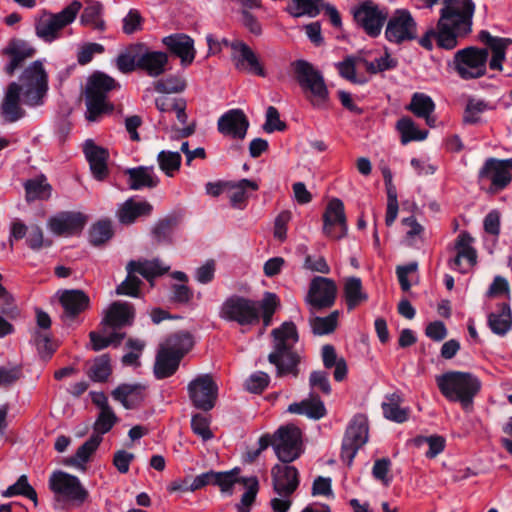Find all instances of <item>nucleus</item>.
<instances>
[{
	"instance_id": "nucleus-32",
	"label": "nucleus",
	"mask_w": 512,
	"mask_h": 512,
	"mask_svg": "<svg viewBox=\"0 0 512 512\" xmlns=\"http://www.w3.org/2000/svg\"><path fill=\"white\" fill-rule=\"evenodd\" d=\"M194 344L192 335L188 332L180 331L169 335L160 343L159 348L183 358Z\"/></svg>"
},
{
	"instance_id": "nucleus-39",
	"label": "nucleus",
	"mask_w": 512,
	"mask_h": 512,
	"mask_svg": "<svg viewBox=\"0 0 512 512\" xmlns=\"http://www.w3.org/2000/svg\"><path fill=\"white\" fill-rule=\"evenodd\" d=\"M386 399L387 401L383 402L381 405L384 417L397 423L407 421L409 409L400 407V403L402 402L401 396L397 393H393L386 396Z\"/></svg>"
},
{
	"instance_id": "nucleus-30",
	"label": "nucleus",
	"mask_w": 512,
	"mask_h": 512,
	"mask_svg": "<svg viewBox=\"0 0 512 512\" xmlns=\"http://www.w3.org/2000/svg\"><path fill=\"white\" fill-rule=\"evenodd\" d=\"M406 109L412 112L416 117L425 119L428 126H435L436 119L432 115L435 110V103L432 98L425 93H414Z\"/></svg>"
},
{
	"instance_id": "nucleus-61",
	"label": "nucleus",
	"mask_w": 512,
	"mask_h": 512,
	"mask_svg": "<svg viewBox=\"0 0 512 512\" xmlns=\"http://www.w3.org/2000/svg\"><path fill=\"white\" fill-rule=\"evenodd\" d=\"M210 420L202 414H195L191 419L192 431L200 436L204 441L210 440L213 433L210 430Z\"/></svg>"
},
{
	"instance_id": "nucleus-50",
	"label": "nucleus",
	"mask_w": 512,
	"mask_h": 512,
	"mask_svg": "<svg viewBox=\"0 0 512 512\" xmlns=\"http://www.w3.org/2000/svg\"><path fill=\"white\" fill-rule=\"evenodd\" d=\"M113 236L111 222L100 220L94 223L89 230V242L93 246H100Z\"/></svg>"
},
{
	"instance_id": "nucleus-60",
	"label": "nucleus",
	"mask_w": 512,
	"mask_h": 512,
	"mask_svg": "<svg viewBox=\"0 0 512 512\" xmlns=\"http://www.w3.org/2000/svg\"><path fill=\"white\" fill-rule=\"evenodd\" d=\"M486 109L487 103L485 101L475 98L469 99L463 114V121L468 124L477 123L480 120V115Z\"/></svg>"
},
{
	"instance_id": "nucleus-38",
	"label": "nucleus",
	"mask_w": 512,
	"mask_h": 512,
	"mask_svg": "<svg viewBox=\"0 0 512 512\" xmlns=\"http://www.w3.org/2000/svg\"><path fill=\"white\" fill-rule=\"evenodd\" d=\"M344 296L348 310L355 309L368 299L367 294L363 291L361 279L358 277H350L345 280Z\"/></svg>"
},
{
	"instance_id": "nucleus-10",
	"label": "nucleus",
	"mask_w": 512,
	"mask_h": 512,
	"mask_svg": "<svg viewBox=\"0 0 512 512\" xmlns=\"http://www.w3.org/2000/svg\"><path fill=\"white\" fill-rule=\"evenodd\" d=\"M488 56L486 48L466 47L455 53L453 68L464 80L480 78L486 74Z\"/></svg>"
},
{
	"instance_id": "nucleus-43",
	"label": "nucleus",
	"mask_w": 512,
	"mask_h": 512,
	"mask_svg": "<svg viewBox=\"0 0 512 512\" xmlns=\"http://www.w3.org/2000/svg\"><path fill=\"white\" fill-rule=\"evenodd\" d=\"M411 443L417 448L427 445L428 450L425 452V456L429 459L435 458L445 448V439L439 435L417 436L411 440Z\"/></svg>"
},
{
	"instance_id": "nucleus-33",
	"label": "nucleus",
	"mask_w": 512,
	"mask_h": 512,
	"mask_svg": "<svg viewBox=\"0 0 512 512\" xmlns=\"http://www.w3.org/2000/svg\"><path fill=\"white\" fill-rule=\"evenodd\" d=\"M119 85L114 78L101 71H95L88 78L86 84V95L108 98V93Z\"/></svg>"
},
{
	"instance_id": "nucleus-42",
	"label": "nucleus",
	"mask_w": 512,
	"mask_h": 512,
	"mask_svg": "<svg viewBox=\"0 0 512 512\" xmlns=\"http://www.w3.org/2000/svg\"><path fill=\"white\" fill-rule=\"evenodd\" d=\"M85 103L87 107L86 119L91 122H96L102 115L113 111V105L104 97L85 94Z\"/></svg>"
},
{
	"instance_id": "nucleus-49",
	"label": "nucleus",
	"mask_w": 512,
	"mask_h": 512,
	"mask_svg": "<svg viewBox=\"0 0 512 512\" xmlns=\"http://www.w3.org/2000/svg\"><path fill=\"white\" fill-rule=\"evenodd\" d=\"M181 155L179 152L163 150L157 155V162L160 169L169 177L179 171L181 166Z\"/></svg>"
},
{
	"instance_id": "nucleus-13",
	"label": "nucleus",
	"mask_w": 512,
	"mask_h": 512,
	"mask_svg": "<svg viewBox=\"0 0 512 512\" xmlns=\"http://www.w3.org/2000/svg\"><path fill=\"white\" fill-rule=\"evenodd\" d=\"M278 459L290 463L301 454V431L294 425L280 427L273 436L272 443Z\"/></svg>"
},
{
	"instance_id": "nucleus-11",
	"label": "nucleus",
	"mask_w": 512,
	"mask_h": 512,
	"mask_svg": "<svg viewBox=\"0 0 512 512\" xmlns=\"http://www.w3.org/2000/svg\"><path fill=\"white\" fill-rule=\"evenodd\" d=\"M168 55L164 52H150L142 43L130 44V71L138 68L151 77H158L166 71Z\"/></svg>"
},
{
	"instance_id": "nucleus-21",
	"label": "nucleus",
	"mask_w": 512,
	"mask_h": 512,
	"mask_svg": "<svg viewBox=\"0 0 512 512\" xmlns=\"http://www.w3.org/2000/svg\"><path fill=\"white\" fill-rule=\"evenodd\" d=\"M337 287L333 280L315 277L309 288L307 301L316 309L331 307L336 298Z\"/></svg>"
},
{
	"instance_id": "nucleus-63",
	"label": "nucleus",
	"mask_w": 512,
	"mask_h": 512,
	"mask_svg": "<svg viewBox=\"0 0 512 512\" xmlns=\"http://www.w3.org/2000/svg\"><path fill=\"white\" fill-rule=\"evenodd\" d=\"M116 420L115 414L111 409L100 411L98 418L94 423V434L102 435L107 433L114 425Z\"/></svg>"
},
{
	"instance_id": "nucleus-5",
	"label": "nucleus",
	"mask_w": 512,
	"mask_h": 512,
	"mask_svg": "<svg viewBox=\"0 0 512 512\" xmlns=\"http://www.w3.org/2000/svg\"><path fill=\"white\" fill-rule=\"evenodd\" d=\"M97 330L89 333L91 349L101 351L109 346L118 347L126 337L128 302L114 301L102 313Z\"/></svg>"
},
{
	"instance_id": "nucleus-19",
	"label": "nucleus",
	"mask_w": 512,
	"mask_h": 512,
	"mask_svg": "<svg viewBox=\"0 0 512 512\" xmlns=\"http://www.w3.org/2000/svg\"><path fill=\"white\" fill-rule=\"evenodd\" d=\"M473 241L474 239L466 231H462L457 236L454 243L456 255L448 261L451 269L467 273L476 265L477 252L472 246Z\"/></svg>"
},
{
	"instance_id": "nucleus-25",
	"label": "nucleus",
	"mask_w": 512,
	"mask_h": 512,
	"mask_svg": "<svg viewBox=\"0 0 512 512\" xmlns=\"http://www.w3.org/2000/svg\"><path fill=\"white\" fill-rule=\"evenodd\" d=\"M218 130L221 134L235 139H244L249 121L241 109H232L218 119Z\"/></svg>"
},
{
	"instance_id": "nucleus-46",
	"label": "nucleus",
	"mask_w": 512,
	"mask_h": 512,
	"mask_svg": "<svg viewBox=\"0 0 512 512\" xmlns=\"http://www.w3.org/2000/svg\"><path fill=\"white\" fill-rule=\"evenodd\" d=\"M362 61V57L347 56L342 62L337 63L336 67L344 79L355 84H363L366 82V79L356 76V68L361 65Z\"/></svg>"
},
{
	"instance_id": "nucleus-45",
	"label": "nucleus",
	"mask_w": 512,
	"mask_h": 512,
	"mask_svg": "<svg viewBox=\"0 0 512 512\" xmlns=\"http://www.w3.org/2000/svg\"><path fill=\"white\" fill-rule=\"evenodd\" d=\"M31 341L36 346L40 357L44 360L50 359L56 351V345L47 331L34 330L32 332Z\"/></svg>"
},
{
	"instance_id": "nucleus-4",
	"label": "nucleus",
	"mask_w": 512,
	"mask_h": 512,
	"mask_svg": "<svg viewBox=\"0 0 512 512\" xmlns=\"http://www.w3.org/2000/svg\"><path fill=\"white\" fill-rule=\"evenodd\" d=\"M271 336L272 351L268 355V361L275 366L276 376L281 378L290 375L297 378L302 357L294 349L299 340L296 325L292 321H286L273 329Z\"/></svg>"
},
{
	"instance_id": "nucleus-23",
	"label": "nucleus",
	"mask_w": 512,
	"mask_h": 512,
	"mask_svg": "<svg viewBox=\"0 0 512 512\" xmlns=\"http://www.w3.org/2000/svg\"><path fill=\"white\" fill-rule=\"evenodd\" d=\"M232 49V61L238 70L247 71L264 77L266 75L257 55L244 42L234 41L230 44Z\"/></svg>"
},
{
	"instance_id": "nucleus-26",
	"label": "nucleus",
	"mask_w": 512,
	"mask_h": 512,
	"mask_svg": "<svg viewBox=\"0 0 512 512\" xmlns=\"http://www.w3.org/2000/svg\"><path fill=\"white\" fill-rule=\"evenodd\" d=\"M162 43L170 53L180 58L182 66L186 67L194 61L196 50L194 40L190 36L184 33H175L164 37Z\"/></svg>"
},
{
	"instance_id": "nucleus-44",
	"label": "nucleus",
	"mask_w": 512,
	"mask_h": 512,
	"mask_svg": "<svg viewBox=\"0 0 512 512\" xmlns=\"http://www.w3.org/2000/svg\"><path fill=\"white\" fill-rule=\"evenodd\" d=\"M26 199L28 202L36 199H48L51 192V186L47 183L46 178L30 179L25 183Z\"/></svg>"
},
{
	"instance_id": "nucleus-58",
	"label": "nucleus",
	"mask_w": 512,
	"mask_h": 512,
	"mask_svg": "<svg viewBox=\"0 0 512 512\" xmlns=\"http://www.w3.org/2000/svg\"><path fill=\"white\" fill-rule=\"evenodd\" d=\"M153 210L154 207L149 201L130 198V224L150 217Z\"/></svg>"
},
{
	"instance_id": "nucleus-54",
	"label": "nucleus",
	"mask_w": 512,
	"mask_h": 512,
	"mask_svg": "<svg viewBox=\"0 0 512 512\" xmlns=\"http://www.w3.org/2000/svg\"><path fill=\"white\" fill-rule=\"evenodd\" d=\"M293 5L288 8L289 13L294 17L308 15L315 17L319 14V4L322 0H292Z\"/></svg>"
},
{
	"instance_id": "nucleus-47",
	"label": "nucleus",
	"mask_w": 512,
	"mask_h": 512,
	"mask_svg": "<svg viewBox=\"0 0 512 512\" xmlns=\"http://www.w3.org/2000/svg\"><path fill=\"white\" fill-rule=\"evenodd\" d=\"M156 92L172 94L183 92L186 88V80L181 75H169L153 83Z\"/></svg>"
},
{
	"instance_id": "nucleus-64",
	"label": "nucleus",
	"mask_w": 512,
	"mask_h": 512,
	"mask_svg": "<svg viewBox=\"0 0 512 512\" xmlns=\"http://www.w3.org/2000/svg\"><path fill=\"white\" fill-rule=\"evenodd\" d=\"M149 396V387L144 382L130 384V409L142 405Z\"/></svg>"
},
{
	"instance_id": "nucleus-40",
	"label": "nucleus",
	"mask_w": 512,
	"mask_h": 512,
	"mask_svg": "<svg viewBox=\"0 0 512 512\" xmlns=\"http://www.w3.org/2000/svg\"><path fill=\"white\" fill-rule=\"evenodd\" d=\"M231 191L230 202L233 207L243 209L248 199V190L256 191L259 185L256 181L241 179L236 183L227 184Z\"/></svg>"
},
{
	"instance_id": "nucleus-18",
	"label": "nucleus",
	"mask_w": 512,
	"mask_h": 512,
	"mask_svg": "<svg viewBox=\"0 0 512 512\" xmlns=\"http://www.w3.org/2000/svg\"><path fill=\"white\" fill-rule=\"evenodd\" d=\"M356 24L371 37L380 35L387 13L373 1H364L352 10Z\"/></svg>"
},
{
	"instance_id": "nucleus-7",
	"label": "nucleus",
	"mask_w": 512,
	"mask_h": 512,
	"mask_svg": "<svg viewBox=\"0 0 512 512\" xmlns=\"http://www.w3.org/2000/svg\"><path fill=\"white\" fill-rule=\"evenodd\" d=\"M82 5L74 0L58 13L42 10L35 19V34L46 43H51L60 37L61 30L71 24Z\"/></svg>"
},
{
	"instance_id": "nucleus-53",
	"label": "nucleus",
	"mask_w": 512,
	"mask_h": 512,
	"mask_svg": "<svg viewBox=\"0 0 512 512\" xmlns=\"http://www.w3.org/2000/svg\"><path fill=\"white\" fill-rule=\"evenodd\" d=\"M102 5L98 2H92L87 5L81 14V23L91 25L96 30L104 29V21L100 18Z\"/></svg>"
},
{
	"instance_id": "nucleus-56",
	"label": "nucleus",
	"mask_w": 512,
	"mask_h": 512,
	"mask_svg": "<svg viewBox=\"0 0 512 512\" xmlns=\"http://www.w3.org/2000/svg\"><path fill=\"white\" fill-rule=\"evenodd\" d=\"M240 469L234 468L230 471L216 472L215 485L218 486L223 493L232 492V487L236 483L242 484V478L239 477Z\"/></svg>"
},
{
	"instance_id": "nucleus-2",
	"label": "nucleus",
	"mask_w": 512,
	"mask_h": 512,
	"mask_svg": "<svg viewBox=\"0 0 512 512\" xmlns=\"http://www.w3.org/2000/svg\"><path fill=\"white\" fill-rule=\"evenodd\" d=\"M20 81L21 84L11 82L8 85L0 106L2 117L9 123L16 122L25 115V111L21 107V93L24 104L38 106L43 104V99L48 91V75L39 60L25 68Z\"/></svg>"
},
{
	"instance_id": "nucleus-36",
	"label": "nucleus",
	"mask_w": 512,
	"mask_h": 512,
	"mask_svg": "<svg viewBox=\"0 0 512 512\" xmlns=\"http://www.w3.org/2000/svg\"><path fill=\"white\" fill-rule=\"evenodd\" d=\"M181 358L169 352L158 349L154 364V374L157 379H164L172 376L178 369Z\"/></svg>"
},
{
	"instance_id": "nucleus-48",
	"label": "nucleus",
	"mask_w": 512,
	"mask_h": 512,
	"mask_svg": "<svg viewBox=\"0 0 512 512\" xmlns=\"http://www.w3.org/2000/svg\"><path fill=\"white\" fill-rule=\"evenodd\" d=\"M242 484L246 487V491L242 495L240 503L237 504V510L238 512H249L258 493L259 482L256 477H243Z\"/></svg>"
},
{
	"instance_id": "nucleus-28",
	"label": "nucleus",
	"mask_w": 512,
	"mask_h": 512,
	"mask_svg": "<svg viewBox=\"0 0 512 512\" xmlns=\"http://www.w3.org/2000/svg\"><path fill=\"white\" fill-rule=\"evenodd\" d=\"M487 325L493 334L504 337L512 329V311L507 303L497 305L495 311L487 315Z\"/></svg>"
},
{
	"instance_id": "nucleus-52",
	"label": "nucleus",
	"mask_w": 512,
	"mask_h": 512,
	"mask_svg": "<svg viewBox=\"0 0 512 512\" xmlns=\"http://www.w3.org/2000/svg\"><path fill=\"white\" fill-rule=\"evenodd\" d=\"M35 52V48L22 39H12L4 50L5 54L10 57L18 58L20 62L32 57Z\"/></svg>"
},
{
	"instance_id": "nucleus-15",
	"label": "nucleus",
	"mask_w": 512,
	"mask_h": 512,
	"mask_svg": "<svg viewBox=\"0 0 512 512\" xmlns=\"http://www.w3.org/2000/svg\"><path fill=\"white\" fill-rule=\"evenodd\" d=\"M169 269L170 266H165L159 259L130 261V297L142 295L140 286L143 282L137 275H141L153 287L155 278L164 275Z\"/></svg>"
},
{
	"instance_id": "nucleus-37",
	"label": "nucleus",
	"mask_w": 512,
	"mask_h": 512,
	"mask_svg": "<svg viewBox=\"0 0 512 512\" xmlns=\"http://www.w3.org/2000/svg\"><path fill=\"white\" fill-rule=\"evenodd\" d=\"M101 441L102 436L98 434H92L90 438L77 449L74 456L65 460V465L78 467L87 463L91 455L97 450Z\"/></svg>"
},
{
	"instance_id": "nucleus-9",
	"label": "nucleus",
	"mask_w": 512,
	"mask_h": 512,
	"mask_svg": "<svg viewBox=\"0 0 512 512\" xmlns=\"http://www.w3.org/2000/svg\"><path fill=\"white\" fill-rule=\"evenodd\" d=\"M49 489L54 493L56 502H67L74 506L83 505L89 497L77 476L61 470L51 474Z\"/></svg>"
},
{
	"instance_id": "nucleus-6",
	"label": "nucleus",
	"mask_w": 512,
	"mask_h": 512,
	"mask_svg": "<svg viewBox=\"0 0 512 512\" xmlns=\"http://www.w3.org/2000/svg\"><path fill=\"white\" fill-rule=\"evenodd\" d=\"M436 384L441 394L449 401L459 402L462 408L470 411L475 396L481 389L480 380L469 372L448 371L436 376Z\"/></svg>"
},
{
	"instance_id": "nucleus-3",
	"label": "nucleus",
	"mask_w": 512,
	"mask_h": 512,
	"mask_svg": "<svg viewBox=\"0 0 512 512\" xmlns=\"http://www.w3.org/2000/svg\"><path fill=\"white\" fill-rule=\"evenodd\" d=\"M275 293L266 292L260 301L240 296L227 297L220 306L219 317L240 326H253L262 319L263 330L272 324V318L279 307Z\"/></svg>"
},
{
	"instance_id": "nucleus-59",
	"label": "nucleus",
	"mask_w": 512,
	"mask_h": 512,
	"mask_svg": "<svg viewBox=\"0 0 512 512\" xmlns=\"http://www.w3.org/2000/svg\"><path fill=\"white\" fill-rule=\"evenodd\" d=\"M298 251L305 255V260L303 264V267L305 269L313 272H319L322 274H328L330 272V268L324 257L319 256L317 258H313L311 255L307 253L308 248L305 245L299 246Z\"/></svg>"
},
{
	"instance_id": "nucleus-41",
	"label": "nucleus",
	"mask_w": 512,
	"mask_h": 512,
	"mask_svg": "<svg viewBox=\"0 0 512 512\" xmlns=\"http://www.w3.org/2000/svg\"><path fill=\"white\" fill-rule=\"evenodd\" d=\"M396 128L401 134V143L404 145L411 141H422L428 135L427 130H419L414 121L409 117L399 119Z\"/></svg>"
},
{
	"instance_id": "nucleus-12",
	"label": "nucleus",
	"mask_w": 512,
	"mask_h": 512,
	"mask_svg": "<svg viewBox=\"0 0 512 512\" xmlns=\"http://www.w3.org/2000/svg\"><path fill=\"white\" fill-rule=\"evenodd\" d=\"M367 418L358 414L353 417L348 425L342 442L341 459L351 466L358 450L368 441Z\"/></svg>"
},
{
	"instance_id": "nucleus-8",
	"label": "nucleus",
	"mask_w": 512,
	"mask_h": 512,
	"mask_svg": "<svg viewBox=\"0 0 512 512\" xmlns=\"http://www.w3.org/2000/svg\"><path fill=\"white\" fill-rule=\"evenodd\" d=\"M293 66L296 79L312 105L324 107L328 101L329 92L322 74L305 60H297Z\"/></svg>"
},
{
	"instance_id": "nucleus-20",
	"label": "nucleus",
	"mask_w": 512,
	"mask_h": 512,
	"mask_svg": "<svg viewBox=\"0 0 512 512\" xmlns=\"http://www.w3.org/2000/svg\"><path fill=\"white\" fill-rule=\"evenodd\" d=\"M347 230L344 204L334 198L329 201L323 214V233L332 239H341L346 236Z\"/></svg>"
},
{
	"instance_id": "nucleus-34",
	"label": "nucleus",
	"mask_w": 512,
	"mask_h": 512,
	"mask_svg": "<svg viewBox=\"0 0 512 512\" xmlns=\"http://www.w3.org/2000/svg\"><path fill=\"white\" fill-rule=\"evenodd\" d=\"M159 184V178L155 174L153 166H139L130 168V189H152Z\"/></svg>"
},
{
	"instance_id": "nucleus-35",
	"label": "nucleus",
	"mask_w": 512,
	"mask_h": 512,
	"mask_svg": "<svg viewBox=\"0 0 512 512\" xmlns=\"http://www.w3.org/2000/svg\"><path fill=\"white\" fill-rule=\"evenodd\" d=\"M323 365L326 369H334V379L341 382L347 375V364L344 358L338 357L334 346L326 344L321 351Z\"/></svg>"
},
{
	"instance_id": "nucleus-1",
	"label": "nucleus",
	"mask_w": 512,
	"mask_h": 512,
	"mask_svg": "<svg viewBox=\"0 0 512 512\" xmlns=\"http://www.w3.org/2000/svg\"><path fill=\"white\" fill-rule=\"evenodd\" d=\"M475 4L472 0H443L436 28L428 30L419 40L427 50L433 48L435 40L439 48L452 50L460 38L472 32Z\"/></svg>"
},
{
	"instance_id": "nucleus-29",
	"label": "nucleus",
	"mask_w": 512,
	"mask_h": 512,
	"mask_svg": "<svg viewBox=\"0 0 512 512\" xmlns=\"http://www.w3.org/2000/svg\"><path fill=\"white\" fill-rule=\"evenodd\" d=\"M89 297L82 290H65L60 303L67 317L73 319L89 307Z\"/></svg>"
},
{
	"instance_id": "nucleus-31",
	"label": "nucleus",
	"mask_w": 512,
	"mask_h": 512,
	"mask_svg": "<svg viewBox=\"0 0 512 512\" xmlns=\"http://www.w3.org/2000/svg\"><path fill=\"white\" fill-rule=\"evenodd\" d=\"M287 411L292 414L306 415L314 420L323 418L327 412L319 396L313 393L307 399L290 404Z\"/></svg>"
},
{
	"instance_id": "nucleus-14",
	"label": "nucleus",
	"mask_w": 512,
	"mask_h": 512,
	"mask_svg": "<svg viewBox=\"0 0 512 512\" xmlns=\"http://www.w3.org/2000/svg\"><path fill=\"white\" fill-rule=\"evenodd\" d=\"M478 179L491 182L489 193L495 194L502 191L512 181V159L488 158L479 170Z\"/></svg>"
},
{
	"instance_id": "nucleus-22",
	"label": "nucleus",
	"mask_w": 512,
	"mask_h": 512,
	"mask_svg": "<svg viewBox=\"0 0 512 512\" xmlns=\"http://www.w3.org/2000/svg\"><path fill=\"white\" fill-rule=\"evenodd\" d=\"M87 222V217L80 212L65 211L51 217L48 221L50 230L59 236L80 233Z\"/></svg>"
},
{
	"instance_id": "nucleus-55",
	"label": "nucleus",
	"mask_w": 512,
	"mask_h": 512,
	"mask_svg": "<svg viewBox=\"0 0 512 512\" xmlns=\"http://www.w3.org/2000/svg\"><path fill=\"white\" fill-rule=\"evenodd\" d=\"M338 311L326 317H315L310 321L312 331L316 335H325L333 332L337 326Z\"/></svg>"
},
{
	"instance_id": "nucleus-17",
	"label": "nucleus",
	"mask_w": 512,
	"mask_h": 512,
	"mask_svg": "<svg viewBox=\"0 0 512 512\" xmlns=\"http://www.w3.org/2000/svg\"><path fill=\"white\" fill-rule=\"evenodd\" d=\"M386 39L395 44L411 41L417 37V23L407 10H396L387 22Z\"/></svg>"
},
{
	"instance_id": "nucleus-27",
	"label": "nucleus",
	"mask_w": 512,
	"mask_h": 512,
	"mask_svg": "<svg viewBox=\"0 0 512 512\" xmlns=\"http://www.w3.org/2000/svg\"><path fill=\"white\" fill-rule=\"evenodd\" d=\"M83 152L93 177L98 181H103L109 173L107 166L108 150L96 145L92 139H87L83 146Z\"/></svg>"
},
{
	"instance_id": "nucleus-16",
	"label": "nucleus",
	"mask_w": 512,
	"mask_h": 512,
	"mask_svg": "<svg viewBox=\"0 0 512 512\" xmlns=\"http://www.w3.org/2000/svg\"><path fill=\"white\" fill-rule=\"evenodd\" d=\"M193 406L203 411L214 408L218 396V386L210 374H201L187 387Z\"/></svg>"
},
{
	"instance_id": "nucleus-57",
	"label": "nucleus",
	"mask_w": 512,
	"mask_h": 512,
	"mask_svg": "<svg viewBox=\"0 0 512 512\" xmlns=\"http://www.w3.org/2000/svg\"><path fill=\"white\" fill-rule=\"evenodd\" d=\"M309 387L311 393L321 392L322 394L329 396L332 392L328 373L321 370L312 371L309 376Z\"/></svg>"
},
{
	"instance_id": "nucleus-24",
	"label": "nucleus",
	"mask_w": 512,
	"mask_h": 512,
	"mask_svg": "<svg viewBox=\"0 0 512 512\" xmlns=\"http://www.w3.org/2000/svg\"><path fill=\"white\" fill-rule=\"evenodd\" d=\"M298 470L294 466L275 465L272 468L273 489L280 497H290L299 485Z\"/></svg>"
},
{
	"instance_id": "nucleus-51",
	"label": "nucleus",
	"mask_w": 512,
	"mask_h": 512,
	"mask_svg": "<svg viewBox=\"0 0 512 512\" xmlns=\"http://www.w3.org/2000/svg\"><path fill=\"white\" fill-rule=\"evenodd\" d=\"M110 374V358L107 354L95 358L93 365L88 371L89 378L94 382H105Z\"/></svg>"
},
{
	"instance_id": "nucleus-62",
	"label": "nucleus",
	"mask_w": 512,
	"mask_h": 512,
	"mask_svg": "<svg viewBox=\"0 0 512 512\" xmlns=\"http://www.w3.org/2000/svg\"><path fill=\"white\" fill-rule=\"evenodd\" d=\"M269 381L270 377L267 373L258 371L246 380L245 387L251 393H261L268 386Z\"/></svg>"
}]
</instances>
